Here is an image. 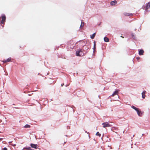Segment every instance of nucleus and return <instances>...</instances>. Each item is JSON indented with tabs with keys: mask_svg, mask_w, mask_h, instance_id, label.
Masks as SVG:
<instances>
[{
	"mask_svg": "<svg viewBox=\"0 0 150 150\" xmlns=\"http://www.w3.org/2000/svg\"><path fill=\"white\" fill-rule=\"evenodd\" d=\"M124 15L126 16H129L131 15H132L131 13H124Z\"/></svg>",
	"mask_w": 150,
	"mask_h": 150,
	"instance_id": "15",
	"label": "nucleus"
},
{
	"mask_svg": "<svg viewBox=\"0 0 150 150\" xmlns=\"http://www.w3.org/2000/svg\"><path fill=\"white\" fill-rule=\"evenodd\" d=\"M64 85V83H62L61 84V86H63Z\"/></svg>",
	"mask_w": 150,
	"mask_h": 150,
	"instance_id": "26",
	"label": "nucleus"
},
{
	"mask_svg": "<svg viewBox=\"0 0 150 150\" xmlns=\"http://www.w3.org/2000/svg\"><path fill=\"white\" fill-rule=\"evenodd\" d=\"M121 37H122V38H124V37H123L122 36H121Z\"/></svg>",
	"mask_w": 150,
	"mask_h": 150,
	"instance_id": "27",
	"label": "nucleus"
},
{
	"mask_svg": "<svg viewBox=\"0 0 150 150\" xmlns=\"http://www.w3.org/2000/svg\"><path fill=\"white\" fill-rule=\"evenodd\" d=\"M95 35H96V33H94L93 34V35H91V38L92 39H93L94 38Z\"/></svg>",
	"mask_w": 150,
	"mask_h": 150,
	"instance_id": "14",
	"label": "nucleus"
},
{
	"mask_svg": "<svg viewBox=\"0 0 150 150\" xmlns=\"http://www.w3.org/2000/svg\"><path fill=\"white\" fill-rule=\"evenodd\" d=\"M30 125L28 124H26L24 126V127L25 128H30Z\"/></svg>",
	"mask_w": 150,
	"mask_h": 150,
	"instance_id": "17",
	"label": "nucleus"
},
{
	"mask_svg": "<svg viewBox=\"0 0 150 150\" xmlns=\"http://www.w3.org/2000/svg\"><path fill=\"white\" fill-rule=\"evenodd\" d=\"M118 93V91H115L112 94V96H114L116 95Z\"/></svg>",
	"mask_w": 150,
	"mask_h": 150,
	"instance_id": "11",
	"label": "nucleus"
},
{
	"mask_svg": "<svg viewBox=\"0 0 150 150\" xmlns=\"http://www.w3.org/2000/svg\"><path fill=\"white\" fill-rule=\"evenodd\" d=\"M137 114L139 116H142V111L141 110L140 111H139V112Z\"/></svg>",
	"mask_w": 150,
	"mask_h": 150,
	"instance_id": "16",
	"label": "nucleus"
},
{
	"mask_svg": "<svg viewBox=\"0 0 150 150\" xmlns=\"http://www.w3.org/2000/svg\"><path fill=\"white\" fill-rule=\"evenodd\" d=\"M141 110H140L139 109L138 110H137V113H138L139 112V111H140Z\"/></svg>",
	"mask_w": 150,
	"mask_h": 150,
	"instance_id": "24",
	"label": "nucleus"
},
{
	"mask_svg": "<svg viewBox=\"0 0 150 150\" xmlns=\"http://www.w3.org/2000/svg\"><path fill=\"white\" fill-rule=\"evenodd\" d=\"M102 125H103V127L104 128L111 126L110 125V124L107 122L103 123L102 124Z\"/></svg>",
	"mask_w": 150,
	"mask_h": 150,
	"instance_id": "2",
	"label": "nucleus"
},
{
	"mask_svg": "<svg viewBox=\"0 0 150 150\" xmlns=\"http://www.w3.org/2000/svg\"><path fill=\"white\" fill-rule=\"evenodd\" d=\"M66 142L65 141H63L62 140H61L59 141V144H62L63 145H64Z\"/></svg>",
	"mask_w": 150,
	"mask_h": 150,
	"instance_id": "6",
	"label": "nucleus"
},
{
	"mask_svg": "<svg viewBox=\"0 0 150 150\" xmlns=\"http://www.w3.org/2000/svg\"><path fill=\"white\" fill-rule=\"evenodd\" d=\"M30 146L32 148L37 149V145L36 144H31Z\"/></svg>",
	"mask_w": 150,
	"mask_h": 150,
	"instance_id": "5",
	"label": "nucleus"
},
{
	"mask_svg": "<svg viewBox=\"0 0 150 150\" xmlns=\"http://www.w3.org/2000/svg\"><path fill=\"white\" fill-rule=\"evenodd\" d=\"M117 3V2L116 1H112L110 3V4L111 5L113 6L115 5Z\"/></svg>",
	"mask_w": 150,
	"mask_h": 150,
	"instance_id": "10",
	"label": "nucleus"
},
{
	"mask_svg": "<svg viewBox=\"0 0 150 150\" xmlns=\"http://www.w3.org/2000/svg\"><path fill=\"white\" fill-rule=\"evenodd\" d=\"M132 108L133 109H134V110L135 109H136V107H135V106H132Z\"/></svg>",
	"mask_w": 150,
	"mask_h": 150,
	"instance_id": "21",
	"label": "nucleus"
},
{
	"mask_svg": "<svg viewBox=\"0 0 150 150\" xmlns=\"http://www.w3.org/2000/svg\"><path fill=\"white\" fill-rule=\"evenodd\" d=\"M139 109V108H136L135 109V110L137 111V110H138Z\"/></svg>",
	"mask_w": 150,
	"mask_h": 150,
	"instance_id": "23",
	"label": "nucleus"
},
{
	"mask_svg": "<svg viewBox=\"0 0 150 150\" xmlns=\"http://www.w3.org/2000/svg\"><path fill=\"white\" fill-rule=\"evenodd\" d=\"M104 41L106 42H108L109 41V39L106 37H104Z\"/></svg>",
	"mask_w": 150,
	"mask_h": 150,
	"instance_id": "12",
	"label": "nucleus"
},
{
	"mask_svg": "<svg viewBox=\"0 0 150 150\" xmlns=\"http://www.w3.org/2000/svg\"><path fill=\"white\" fill-rule=\"evenodd\" d=\"M95 45H95V44H94V46H95Z\"/></svg>",
	"mask_w": 150,
	"mask_h": 150,
	"instance_id": "28",
	"label": "nucleus"
},
{
	"mask_svg": "<svg viewBox=\"0 0 150 150\" xmlns=\"http://www.w3.org/2000/svg\"><path fill=\"white\" fill-rule=\"evenodd\" d=\"M84 54L81 49L78 50L76 52V55L77 56H83Z\"/></svg>",
	"mask_w": 150,
	"mask_h": 150,
	"instance_id": "1",
	"label": "nucleus"
},
{
	"mask_svg": "<svg viewBox=\"0 0 150 150\" xmlns=\"http://www.w3.org/2000/svg\"><path fill=\"white\" fill-rule=\"evenodd\" d=\"M3 150H7V149L6 147H4V148Z\"/></svg>",
	"mask_w": 150,
	"mask_h": 150,
	"instance_id": "22",
	"label": "nucleus"
},
{
	"mask_svg": "<svg viewBox=\"0 0 150 150\" xmlns=\"http://www.w3.org/2000/svg\"><path fill=\"white\" fill-rule=\"evenodd\" d=\"M140 58L139 57H137V59H140Z\"/></svg>",
	"mask_w": 150,
	"mask_h": 150,
	"instance_id": "25",
	"label": "nucleus"
},
{
	"mask_svg": "<svg viewBox=\"0 0 150 150\" xmlns=\"http://www.w3.org/2000/svg\"><path fill=\"white\" fill-rule=\"evenodd\" d=\"M6 19V17L5 15H3L2 16V19L1 23L2 24H4V23L5 22Z\"/></svg>",
	"mask_w": 150,
	"mask_h": 150,
	"instance_id": "3",
	"label": "nucleus"
},
{
	"mask_svg": "<svg viewBox=\"0 0 150 150\" xmlns=\"http://www.w3.org/2000/svg\"><path fill=\"white\" fill-rule=\"evenodd\" d=\"M150 8V2L147 4L145 10L147 11L148 8Z\"/></svg>",
	"mask_w": 150,
	"mask_h": 150,
	"instance_id": "8",
	"label": "nucleus"
},
{
	"mask_svg": "<svg viewBox=\"0 0 150 150\" xmlns=\"http://www.w3.org/2000/svg\"><path fill=\"white\" fill-rule=\"evenodd\" d=\"M117 129V128L116 127H112V129L113 130H114V129L115 130V129Z\"/></svg>",
	"mask_w": 150,
	"mask_h": 150,
	"instance_id": "20",
	"label": "nucleus"
},
{
	"mask_svg": "<svg viewBox=\"0 0 150 150\" xmlns=\"http://www.w3.org/2000/svg\"><path fill=\"white\" fill-rule=\"evenodd\" d=\"M146 91H144L142 93V97L144 99L145 98L146 96L145 95V94L146 93Z\"/></svg>",
	"mask_w": 150,
	"mask_h": 150,
	"instance_id": "9",
	"label": "nucleus"
},
{
	"mask_svg": "<svg viewBox=\"0 0 150 150\" xmlns=\"http://www.w3.org/2000/svg\"><path fill=\"white\" fill-rule=\"evenodd\" d=\"M25 149L26 150H29L30 149V148L29 147L28 148H25Z\"/></svg>",
	"mask_w": 150,
	"mask_h": 150,
	"instance_id": "19",
	"label": "nucleus"
},
{
	"mask_svg": "<svg viewBox=\"0 0 150 150\" xmlns=\"http://www.w3.org/2000/svg\"><path fill=\"white\" fill-rule=\"evenodd\" d=\"M11 58H9L6 60H4L3 61V62L4 63H6L8 62H9L11 61Z\"/></svg>",
	"mask_w": 150,
	"mask_h": 150,
	"instance_id": "4",
	"label": "nucleus"
},
{
	"mask_svg": "<svg viewBox=\"0 0 150 150\" xmlns=\"http://www.w3.org/2000/svg\"><path fill=\"white\" fill-rule=\"evenodd\" d=\"M84 25V23L83 22H81V24L80 25V28H82L83 26Z\"/></svg>",
	"mask_w": 150,
	"mask_h": 150,
	"instance_id": "13",
	"label": "nucleus"
},
{
	"mask_svg": "<svg viewBox=\"0 0 150 150\" xmlns=\"http://www.w3.org/2000/svg\"><path fill=\"white\" fill-rule=\"evenodd\" d=\"M96 135H97V136H98L99 137H100V136H101V134L100 133H99L98 132H97L96 133Z\"/></svg>",
	"mask_w": 150,
	"mask_h": 150,
	"instance_id": "18",
	"label": "nucleus"
},
{
	"mask_svg": "<svg viewBox=\"0 0 150 150\" xmlns=\"http://www.w3.org/2000/svg\"><path fill=\"white\" fill-rule=\"evenodd\" d=\"M144 51L143 50H141L139 51V54L140 55H142L143 54Z\"/></svg>",
	"mask_w": 150,
	"mask_h": 150,
	"instance_id": "7",
	"label": "nucleus"
}]
</instances>
